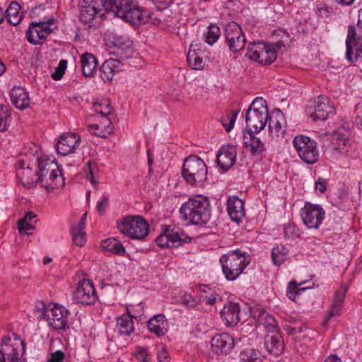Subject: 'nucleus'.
Returning <instances> with one entry per match:
<instances>
[{"mask_svg": "<svg viewBox=\"0 0 362 362\" xmlns=\"http://www.w3.org/2000/svg\"><path fill=\"white\" fill-rule=\"evenodd\" d=\"M34 165L37 166L34 172L32 171L30 164L24 172V176L26 175L28 179L26 183H24V187L30 188L40 183L41 187L49 192L64 185L65 181L62 169L55 158L45 156L37 157Z\"/></svg>", "mask_w": 362, "mask_h": 362, "instance_id": "1", "label": "nucleus"}, {"mask_svg": "<svg viewBox=\"0 0 362 362\" xmlns=\"http://www.w3.org/2000/svg\"><path fill=\"white\" fill-rule=\"evenodd\" d=\"M115 0H82L79 8V19L88 27H94L99 24L105 13H112L116 16L113 7Z\"/></svg>", "mask_w": 362, "mask_h": 362, "instance_id": "2", "label": "nucleus"}, {"mask_svg": "<svg viewBox=\"0 0 362 362\" xmlns=\"http://www.w3.org/2000/svg\"><path fill=\"white\" fill-rule=\"evenodd\" d=\"M180 212L183 219L192 224H206L211 215L209 199L202 195L190 197L182 204Z\"/></svg>", "mask_w": 362, "mask_h": 362, "instance_id": "3", "label": "nucleus"}, {"mask_svg": "<svg viewBox=\"0 0 362 362\" xmlns=\"http://www.w3.org/2000/svg\"><path fill=\"white\" fill-rule=\"evenodd\" d=\"M113 5L116 16L127 22L134 24L150 23L151 12L143 10L131 0H115Z\"/></svg>", "mask_w": 362, "mask_h": 362, "instance_id": "4", "label": "nucleus"}, {"mask_svg": "<svg viewBox=\"0 0 362 362\" xmlns=\"http://www.w3.org/2000/svg\"><path fill=\"white\" fill-rule=\"evenodd\" d=\"M250 262V257L239 250L230 251L220 259L223 272L228 281L235 280Z\"/></svg>", "mask_w": 362, "mask_h": 362, "instance_id": "5", "label": "nucleus"}, {"mask_svg": "<svg viewBox=\"0 0 362 362\" xmlns=\"http://www.w3.org/2000/svg\"><path fill=\"white\" fill-rule=\"evenodd\" d=\"M207 172L206 163L197 156H189L183 163L182 175L189 185L201 186L207 180Z\"/></svg>", "mask_w": 362, "mask_h": 362, "instance_id": "6", "label": "nucleus"}, {"mask_svg": "<svg viewBox=\"0 0 362 362\" xmlns=\"http://www.w3.org/2000/svg\"><path fill=\"white\" fill-rule=\"evenodd\" d=\"M119 232L132 239H144L148 233V225L140 216H127L117 221Z\"/></svg>", "mask_w": 362, "mask_h": 362, "instance_id": "7", "label": "nucleus"}, {"mask_svg": "<svg viewBox=\"0 0 362 362\" xmlns=\"http://www.w3.org/2000/svg\"><path fill=\"white\" fill-rule=\"evenodd\" d=\"M23 339L16 333L2 338L0 349V362H22Z\"/></svg>", "mask_w": 362, "mask_h": 362, "instance_id": "8", "label": "nucleus"}, {"mask_svg": "<svg viewBox=\"0 0 362 362\" xmlns=\"http://www.w3.org/2000/svg\"><path fill=\"white\" fill-rule=\"evenodd\" d=\"M190 241L191 238L180 228L175 226L163 227L162 233L156 239V244L161 248L177 247Z\"/></svg>", "mask_w": 362, "mask_h": 362, "instance_id": "9", "label": "nucleus"}, {"mask_svg": "<svg viewBox=\"0 0 362 362\" xmlns=\"http://www.w3.org/2000/svg\"><path fill=\"white\" fill-rule=\"evenodd\" d=\"M293 145L300 158L308 164H313L319 159L316 142L310 137L298 135L293 140Z\"/></svg>", "mask_w": 362, "mask_h": 362, "instance_id": "10", "label": "nucleus"}, {"mask_svg": "<svg viewBox=\"0 0 362 362\" xmlns=\"http://www.w3.org/2000/svg\"><path fill=\"white\" fill-rule=\"evenodd\" d=\"M54 24V19L48 17H43L39 21L33 22L26 32L28 41L33 45L42 44L47 36L53 32L54 28L51 26Z\"/></svg>", "mask_w": 362, "mask_h": 362, "instance_id": "11", "label": "nucleus"}, {"mask_svg": "<svg viewBox=\"0 0 362 362\" xmlns=\"http://www.w3.org/2000/svg\"><path fill=\"white\" fill-rule=\"evenodd\" d=\"M247 56L261 64H270L277 57L276 51L271 45L264 42H251L249 44Z\"/></svg>", "mask_w": 362, "mask_h": 362, "instance_id": "12", "label": "nucleus"}, {"mask_svg": "<svg viewBox=\"0 0 362 362\" xmlns=\"http://www.w3.org/2000/svg\"><path fill=\"white\" fill-rule=\"evenodd\" d=\"M303 223L308 228L318 229L325 217V211L319 204L305 202L300 209Z\"/></svg>", "mask_w": 362, "mask_h": 362, "instance_id": "13", "label": "nucleus"}, {"mask_svg": "<svg viewBox=\"0 0 362 362\" xmlns=\"http://www.w3.org/2000/svg\"><path fill=\"white\" fill-rule=\"evenodd\" d=\"M225 37L230 51L236 53L243 49L246 42L241 27L235 22L228 23L225 28Z\"/></svg>", "mask_w": 362, "mask_h": 362, "instance_id": "14", "label": "nucleus"}, {"mask_svg": "<svg viewBox=\"0 0 362 362\" xmlns=\"http://www.w3.org/2000/svg\"><path fill=\"white\" fill-rule=\"evenodd\" d=\"M74 299L76 303L83 305L93 304L97 299V295L93 282L89 279L80 281L74 292Z\"/></svg>", "mask_w": 362, "mask_h": 362, "instance_id": "15", "label": "nucleus"}, {"mask_svg": "<svg viewBox=\"0 0 362 362\" xmlns=\"http://www.w3.org/2000/svg\"><path fill=\"white\" fill-rule=\"evenodd\" d=\"M308 108V115L313 120H325L332 112L329 99L324 95H319Z\"/></svg>", "mask_w": 362, "mask_h": 362, "instance_id": "16", "label": "nucleus"}, {"mask_svg": "<svg viewBox=\"0 0 362 362\" xmlns=\"http://www.w3.org/2000/svg\"><path fill=\"white\" fill-rule=\"evenodd\" d=\"M69 311L64 306L54 305L47 314V320L49 325L56 330L65 329L68 327Z\"/></svg>", "mask_w": 362, "mask_h": 362, "instance_id": "17", "label": "nucleus"}, {"mask_svg": "<svg viewBox=\"0 0 362 362\" xmlns=\"http://www.w3.org/2000/svg\"><path fill=\"white\" fill-rule=\"evenodd\" d=\"M237 148L233 145L221 146L216 155V163L220 169L226 172L235 163Z\"/></svg>", "mask_w": 362, "mask_h": 362, "instance_id": "18", "label": "nucleus"}, {"mask_svg": "<svg viewBox=\"0 0 362 362\" xmlns=\"http://www.w3.org/2000/svg\"><path fill=\"white\" fill-rule=\"evenodd\" d=\"M80 142L81 137L76 134H63L57 144V151L62 156H67L75 151L76 148L79 146Z\"/></svg>", "mask_w": 362, "mask_h": 362, "instance_id": "19", "label": "nucleus"}, {"mask_svg": "<svg viewBox=\"0 0 362 362\" xmlns=\"http://www.w3.org/2000/svg\"><path fill=\"white\" fill-rule=\"evenodd\" d=\"M234 344V339L226 333L216 334L211 340V351L216 354H228Z\"/></svg>", "mask_w": 362, "mask_h": 362, "instance_id": "20", "label": "nucleus"}, {"mask_svg": "<svg viewBox=\"0 0 362 362\" xmlns=\"http://www.w3.org/2000/svg\"><path fill=\"white\" fill-rule=\"evenodd\" d=\"M268 119L269 113L247 111L245 115L247 132L259 133L265 127Z\"/></svg>", "mask_w": 362, "mask_h": 362, "instance_id": "21", "label": "nucleus"}, {"mask_svg": "<svg viewBox=\"0 0 362 362\" xmlns=\"http://www.w3.org/2000/svg\"><path fill=\"white\" fill-rule=\"evenodd\" d=\"M240 305L237 303H228L225 305L221 312L222 319L228 326H233L238 323L240 319Z\"/></svg>", "mask_w": 362, "mask_h": 362, "instance_id": "22", "label": "nucleus"}, {"mask_svg": "<svg viewBox=\"0 0 362 362\" xmlns=\"http://www.w3.org/2000/svg\"><path fill=\"white\" fill-rule=\"evenodd\" d=\"M227 211L231 220L239 223L245 215L243 202L236 197H230L227 200Z\"/></svg>", "mask_w": 362, "mask_h": 362, "instance_id": "23", "label": "nucleus"}, {"mask_svg": "<svg viewBox=\"0 0 362 362\" xmlns=\"http://www.w3.org/2000/svg\"><path fill=\"white\" fill-rule=\"evenodd\" d=\"M285 123L284 115L281 111L270 117L269 129L271 136L276 139L282 138L285 133Z\"/></svg>", "mask_w": 362, "mask_h": 362, "instance_id": "24", "label": "nucleus"}, {"mask_svg": "<svg viewBox=\"0 0 362 362\" xmlns=\"http://www.w3.org/2000/svg\"><path fill=\"white\" fill-rule=\"evenodd\" d=\"M264 346L269 354L279 356L284 349L281 335L278 332L267 334L264 337Z\"/></svg>", "mask_w": 362, "mask_h": 362, "instance_id": "25", "label": "nucleus"}, {"mask_svg": "<svg viewBox=\"0 0 362 362\" xmlns=\"http://www.w3.org/2000/svg\"><path fill=\"white\" fill-rule=\"evenodd\" d=\"M243 144L247 151L253 156H259L264 151V143L260 138L254 135V132H247V134L243 136Z\"/></svg>", "mask_w": 362, "mask_h": 362, "instance_id": "26", "label": "nucleus"}, {"mask_svg": "<svg viewBox=\"0 0 362 362\" xmlns=\"http://www.w3.org/2000/svg\"><path fill=\"white\" fill-rule=\"evenodd\" d=\"M168 322L163 314H158L148 321V328L158 337L163 336L168 331Z\"/></svg>", "mask_w": 362, "mask_h": 362, "instance_id": "27", "label": "nucleus"}, {"mask_svg": "<svg viewBox=\"0 0 362 362\" xmlns=\"http://www.w3.org/2000/svg\"><path fill=\"white\" fill-rule=\"evenodd\" d=\"M347 289L348 288L346 286L342 285L340 289L336 291L334 300L328 312V315L325 318L326 322L331 317L340 314Z\"/></svg>", "mask_w": 362, "mask_h": 362, "instance_id": "28", "label": "nucleus"}, {"mask_svg": "<svg viewBox=\"0 0 362 362\" xmlns=\"http://www.w3.org/2000/svg\"><path fill=\"white\" fill-rule=\"evenodd\" d=\"M83 74L86 77H92L98 66L95 57L90 53H85L81 57Z\"/></svg>", "mask_w": 362, "mask_h": 362, "instance_id": "29", "label": "nucleus"}, {"mask_svg": "<svg viewBox=\"0 0 362 362\" xmlns=\"http://www.w3.org/2000/svg\"><path fill=\"white\" fill-rule=\"evenodd\" d=\"M21 5L17 1H12L6 11L8 22L13 25H18L23 20V12H20Z\"/></svg>", "mask_w": 362, "mask_h": 362, "instance_id": "30", "label": "nucleus"}, {"mask_svg": "<svg viewBox=\"0 0 362 362\" xmlns=\"http://www.w3.org/2000/svg\"><path fill=\"white\" fill-rule=\"evenodd\" d=\"M119 62L116 59H109L105 61L100 66V71L102 79L105 82L111 81L115 72V68Z\"/></svg>", "mask_w": 362, "mask_h": 362, "instance_id": "31", "label": "nucleus"}, {"mask_svg": "<svg viewBox=\"0 0 362 362\" xmlns=\"http://www.w3.org/2000/svg\"><path fill=\"white\" fill-rule=\"evenodd\" d=\"M105 118V121L101 122L100 124H95L88 126L89 130L93 134L101 138L107 137L108 134L112 133L113 129L110 119L107 117Z\"/></svg>", "mask_w": 362, "mask_h": 362, "instance_id": "32", "label": "nucleus"}, {"mask_svg": "<svg viewBox=\"0 0 362 362\" xmlns=\"http://www.w3.org/2000/svg\"><path fill=\"white\" fill-rule=\"evenodd\" d=\"M117 327L121 334L129 335L134 332V321L129 315H123L117 320Z\"/></svg>", "mask_w": 362, "mask_h": 362, "instance_id": "33", "label": "nucleus"}, {"mask_svg": "<svg viewBox=\"0 0 362 362\" xmlns=\"http://www.w3.org/2000/svg\"><path fill=\"white\" fill-rule=\"evenodd\" d=\"M358 39L356 37V28L354 25H350L348 27V34L346 40V59L351 61V55L353 54L354 47L356 46Z\"/></svg>", "mask_w": 362, "mask_h": 362, "instance_id": "34", "label": "nucleus"}, {"mask_svg": "<svg viewBox=\"0 0 362 362\" xmlns=\"http://www.w3.org/2000/svg\"><path fill=\"white\" fill-rule=\"evenodd\" d=\"M101 246L115 255H123L126 252L122 243L115 238H108L102 241Z\"/></svg>", "mask_w": 362, "mask_h": 362, "instance_id": "35", "label": "nucleus"}, {"mask_svg": "<svg viewBox=\"0 0 362 362\" xmlns=\"http://www.w3.org/2000/svg\"><path fill=\"white\" fill-rule=\"evenodd\" d=\"M271 256L273 264L279 267L288 259V250L284 245H278L272 249Z\"/></svg>", "mask_w": 362, "mask_h": 362, "instance_id": "36", "label": "nucleus"}, {"mask_svg": "<svg viewBox=\"0 0 362 362\" xmlns=\"http://www.w3.org/2000/svg\"><path fill=\"white\" fill-rule=\"evenodd\" d=\"M9 95L11 104L16 108L23 110V88L21 86H14Z\"/></svg>", "mask_w": 362, "mask_h": 362, "instance_id": "37", "label": "nucleus"}, {"mask_svg": "<svg viewBox=\"0 0 362 362\" xmlns=\"http://www.w3.org/2000/svg\"><path fill=\"white\" fill-rule=\"evenodd\" d=\"M85 228H83V223L80 226H74L71 228V235L72 239L75 245L77 246L81 247L83 246L86 240V233Z\"/></svg>", "mask_w": 362, "mask_h": 362, "instance_id": "38", "label": "nucleus"}, {"mask_svg": "<svg viewBox=\"0 0 362 362\" xmlns=\"http://www.w3.org/2000/svg\"><path fill=\"white\" fill-rule=\"evenodd\" d=\"M95 111L104 117H108L112 114L113 108L111 107L110 102L108 100H101L93 104Z\"/></svg>", "mask_w": 362, "mask_h": 362, "instance_id": "39", "label": "nucleus"}, {"mask_svg": "<svg viewBox=\"0 0 362 362\" xmlns=\"http://www.w3.org/2000/svg\"><path fill=\"white\" fill-rule=\"evenodd\" d=\"M114 45L121 51L127 52V57H129L132 53V42L122 36H117L113 40Z\"/></svg>", "mask_w": 362, "mask_h": 362, "instance_id": "40", "label": "nucleus"}, {"mask_svg": "<svg viewBox=\"0 0 362 362\" xmlns=\"http://www.w3.org/2000/svg\"><path fill=\"white\" fill-rule=\"evenodd\" d=\"M220 35V28L215 24H211L210 25L208 26L207 31L204 35L205 41L209 45H212L219 38Z\"/></svg>", "mask_w": 362, "mask_h": 362, "instance_id": "41", "label": "nucleus"}, {"mask_svg": "<svg viewBox=\"0 0 362 362\" xmlns=\"http://www.w3.org/2000/svg\"><path fill=\"white\" fill-rule=\"evenodd\" d=\"M300 234V230L293 223L289 222L284 225V235L286 239L293 240L299 238Z\"/></svg>", "mask_w": 362, "mask_h": 362, "instance_id": "42", "label": "nucleus"}, {"mask_svg": "<svg viewBox=\"0 0 362 362\" xmlns=\"http://www.w3.org/2000/svg\"><path fill=\"white\" fill-rule=\"evenodd\" d=\"M189 65L194 69L200 70L204 67L202 58L195 51L189 49L187 55Z\"/></svg>", "mask_w": 362, "mask_h": 362, "instance_id": "43", "label": "nucleus"}, {"mask_svg": "<svg viewBox=\"0 0 362 362\" xmlns=\"http://www.w3.org/2000/svg\"><path fill=\"white\" fill-rule=\"evenodd\" d=\"M241 359L247 362H262L261 354L259 351L249 349L240 353Z\"/></svg>", "mask_w": 362, "mask_h": 362, "instance_id": "44", "label": "nucleus"}, {"mask_svg": "<svg viewBox=\"0 0 362 362\" xmlns=\"http://www.w3.org/2000/svg\"><path fill=\"white\" fill-rule=\"evenodd\" d=\"M247 111L261 113H269L266 101L263 100V98H255L251 103Z\"/></svg>", "mask_w": 362, "mask_h": 362, "instance_id": "45", "label": "nucleus"}, {"mask_svg": "<svg viewBox=\"0 0 362 362\" xmlns=\"http://www.w3.org/2000/svg\"><path fill=\"white\" fill-rule=\"evenodd\" d=\"M35 317L37 320H41L47 317L49 309L43 301H37L33 308Z\"/></svg>", "mask_w": 362, "mask_h": 362, "instance_id": "46", "label": "nucleus"}, {"mask_svg": "<svg viewBox=\"0 0 362 362\" xmlns=\"http://www.w3.org/2000/svg\"><path fill=\"white\" fill-rule=\"evenodd\" d=\"M84 170L86 171L88 180H89L93 185L97 184L98 181L95 178V175L98 173V167L96 163L89 160L86 165Z\"/></svg>", "mask_w": 362, "mask_h": 362, "instance_id": "47", "label": "nucleus"}, {"mask_svg": "<svg viewBox=\"0 0 362 362\" xmlns=\"http://www.w3.org/2000/svg\"><path fill=\"white\" fill-rule=\"evenodd\" d=\"M259 324L265 327L269 332H276L275 330L277 326L276 321L274 317L269 315L268 313L264 315V317L263 319H262Z\"/></svg>", "mask_w": 362, "mask_h": 362, "instance_id": "48", "label": "nucleus"}, {"mask_svg": "<svg viewBox=\"0 0 362 362\" xmlns=\"http://www.w3.org/2000/svg\"><path fill=\"white\" fill-rule=\"evenodd\" d=\"M238 114V112H234L232 115H228L221 119L222 125L227 132H229L233 128Z\"/></svg>", "mask_w": 362, "mask_h": 362, "instance_id": "49", "label": "nucleus"}, {"mask_svg": "<svg viewBox=\"0 0 362 362\" xmlns=\"http://www.w3.org/2000/svg\"><path fill=\"white\" fill-rule=\"evenodd\" d=\"M305 291L304 288H298V284L295 281H291L288 284L287 288L286 296L292 300H295L296 297L298 295L301 291Z\"/></svg>", "mask_w": 362, "mask_h": 362, "instance_id": "50", "label": "nucleus"}, {"mask_svg": "<svg viewBox=\"0 0 362 362\" xmlns=\"http://www.w3.org/2000/svg\"><path fill=\"white\" fill-rule=\"evenodd\" d=\"M66 65L67 61L62 59L59 62L58 66L55 68L54 71L52 74V78L55 81L60 80L65 73Z\"/></svg>", "mask_w": 362, "mask_h": 362, "instance_id": "51", "label": "nucleus"}, {"mask_svg": "<svg viewBox=\"0 0 362 362\" xmlns=\"http://www.w3.org/2000/svg\"><path fill=\"white\" fill-rule=\"evenodd\" d=\"M26 149V156L30 155L32 160L34 161V163H36V158L40 157L38 155V152L40 148L34 143H30L27 146L24 147Z\"/></svg>", "mask_w": 362, "mask_h": 362, "instance_id": "52", "label": "nucleus"}, {"mask_svg": "<svg viewBox=\"0 0 362 362\" xmlns=\"http://www.w3.org/2000/svg\"><path fill=\"white\" fill-rule=\"evenodd\" d=\"M250 313L253 319L259 323L267 312L260 306H255L250 310Z\"/></svg>", "mask_w": 362, "mask_h": 362, "instance_id": "53", "label": "nucleus"}, {"mask_svg": "<svg viewBox=\"0 0 362 362\" xmlns=\"http://www.w3.org/2000/svg\"><path fill=\"white\" fill-rule=\"evenodd\" d=\"M286 327L288 334L290 335H295L298 333H302L306 329V327H304L300 321L299 323L295 325H288Z\"/></svg>", "mask_w": 362, "mask_h": 362, "instance_id": "54", "label": "nucleus"}, {"mask_svg": "<svg viewBox=\"0 0 362 362\" xmlns=\"http://www.w3.org/2000/svg\"><path fill=\"white\" fill-rule=\"evenodd\" d=\"M181 303L185 305L189 308H194L197 304L190 294H185L181 298Z\"/></svg>", "mask_w": 362, "mask_h": 362, "instance_id": "55", "label": "nucleus"}, {"mask_svg": "<svg viewBox=\"0 0 362 362\" xmlns=\"http://www.w3.org/2000/svg\"><path fill=\"white\" fill-rule=\"evenodd\" d=\"M280 33L283 34L282 40H279L276 42L274 44L272 45V48H274L275 50L276 49H280L285 47V42L288 41V39L289 38V35L286 31L279 30Z\"/></svg>", "mask_w": 362, "mask_h": 362, "instance_id": "56", "label": "nucleus"}, {"mask_svg": "<svg viewBox=\"0 0 362 362\" xmlns=\"http://www.w3.org/2000/svg\"><path fill=\"white\" fill-rule=\"evenodd\" d=\"M157 11H161L167 8L172 4L173 0H152Z\"/></svg>", "mask_w": 362, "mask_h": 362, "instance_id": "57", "label": "nucleus"}, {"mask_svg": "<svg viewBox=\"0 0 362 362\" xmlns=\"http://www.w3.org/2000/svg\"><path fill=\"white\" fill-rule=\"evenodd\" d=\"M64 358V353L60 350L56 351L51 354L47 362H63Z\"/></svg>", "mask_w": 362, "mask_h": 362, "instance_id": "58", "label": "nucleus"}, {"mask_svg": "<svg viewBox=\"0 0 362 362\" xmlns=\"http://www.w3.org/2000/svg\"><path fill=\"white\" fill-rule=\"evenodd\" d=\"M362 54V46H358V42L356 46L354 47L353 54L351 55V61H349L351 63L356 62Z\"/></svg>", "mask_w": 362, "mask_h": 362, "instance_id": "59", "label": "nucleus"}, {"mask_svg": "<svg viewBox=\"0 0 362 362\" xmlns=\"http://www.w3.org/2000/svg\"><path fill=\"white\" fill-rule=\"evenodd\" d=\"M108 204H109V199L107 197H103L100 199V202H98V204H97V210L100 212V213H102L103 212L106 207L108 206Z\"/></svg>", "mask_w": 362, "mask_h": 362, "instance_id": "60", "label": "nucleus"}, {"mask_svg": "<svg viewBox=\"0 0 362 362\" xmlns=\"http://www.w3.org/2000/svg\"><path fill=\"white\" fill-rule=\"evenodd\" d=\"M37 218V215L33 211H28L24 213V233H25V223L26 222H33Z\"/></svg>", "mask_w": 362, "mask_h": 362, "instance_id": "61", "label": "nucleus"}, {"mask_svg": "<svg viewBox=\"0 0 362 362\" xmlns=\"http://www.w3.org/2000/svg\"><path fill=\"white\" fill-rule=\"evenodd\" d=\"M315 189L321 193H324L327 189V182L325 180L319 178L315 183Z\"/></svg>", "mask_w": 362, "mask_h": 362, "instance_id": "62", "label": "nucleus"}, {"mask_svg": "<svg viewBox=\"0 0 362 362\" xmlns=\"http://www.w3.org/2000/svg\"><path fill=\"white\" fill-rule=\"evenodd\" d=\"M39 221V219H35L33 222H26L25 223V235H31L33 234L30 230L35 229V223Z\"/></svg>", "mask_w": 362, "mask_h": 362, "instance_id": "63", "label": "nucleus"}, {"mask_svg": "<svg viewBox=\"0 0 362 362\" xmlns=\"http://www.w3.org/2000/svg\"><path fill=\"white\" fill-rule=\"evenodd\" d=\"M10 117L8 107L4 105H0V117L6 119Z\"/></svg>", "mask_w": 362, "mask_h": 362, "instance_id": "64", "label": "nucleus"}]
</instances>
